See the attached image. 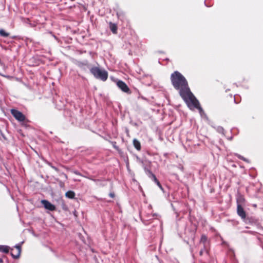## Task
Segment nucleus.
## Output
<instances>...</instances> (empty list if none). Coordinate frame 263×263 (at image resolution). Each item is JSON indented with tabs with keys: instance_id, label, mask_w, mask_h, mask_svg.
Wrapping results in <instances>:
<instances>
[{
	"instance_id": "1",
	"label": "nucleus",
	"mask_w": 263,
	"mask_h": 263,
	"mask_svg": "<svg viewBox=\"0 0 263 263\" xmlns=\"http://www.w3.org/2000/svg\"><path fill=\"white\" fill-rule=\"evenodd\" d=\"M172 81L174 86L180 89V94L190 108L195 107L202 110L197 100L191 93L187 87V82L184 78L178 72H175L172 75Z\"/></svg>"
},
{
	"instance_id": "2",
	"label": "nucleus",
	"mask_w": 263,
	"mask_h": 263,
	"mask_svg": "<svg viewBox=\"0 0 263 263\" xmlns=\"http://www.w3.org/2000/svg\"><path fill=\"white\" fill-rule=\"evenodd\" d=\"M90 71L96 78L101 79L102 81L106 80L108 78V73L107 71L103 70L99 67H92Z\"/></svg>"
},
{
	"instance_id": "3",
	"label": "nucleus",
	"mask_w": 263,
	"mask_h": 263,
	"mask_svg": "<svg viewBox=\"0 0 263 263\" xmlns=\"http://www.w3.org/2000/svg\"><path fill=\"white\" fill-rule=\"evenodd\" d=\"M11 112L17 120L20 121H23L25 120V117L21 112L15 109H11Z\"/></svg>"
},
{
	"instance_id": "4",
	"label": "nucleus",
	"mask_w": 263,
	"mask_h": 263,
	"mask_svg": "<svg viewBox=\"0 0 263 263\" xmlns=\"http://www.w3.org/2000/svg\"><path fill=\"white\" fill-rule=\"evenodd\" d=\"M238 204L237 206V213L242 218H245L246 217V213L242 208L241 205L240 204V199L238 200Z\"/></svg>"
},
{
	"instance_id": "5",
	"label": "nucleus",
	"mask_w": 263,
	"mask_h": 263,
	"mask_svg": "<svg viewBox=\"0 0 263 263\" xmlns=\"http://www.w3.org/2000/svg\"><path fill=\"white\" fill-rule=\"evenodd\" d=\"M41 202L43 204V205H44L45 208L46 209L49 210L50 211L55 210V206L54 205L52 204L49 201L45 200H42Z\"/></svg>"
},
{
	"instance_id": "6",
	"label": "nucleus",
	"mask_w": 263,
	"mask_h": 263,
	"mask_svg": "<svg viewBox=\"0 0 263 263\" xmlns=\"http://www.w3.org/2000/svg\"><path fill=\"white\" fill-rule=\"evenodd\" d=\"M117 85L122 90L125 92H128L129 91L126 84L121 81H118Z\"/></svg>"
},
{
	"instance_id": "7",
	"label": "nucleus",
	"mask_w": 263,
	"mask_h": 263,
	"mask_svg": "<svg viewBox=\"0 0 263 263\" xmlns=\"http://www.w3.org/2000/svg\"><path fill=\"white\" fill-rule=\"evenodd\" d=\"M15 248L17 249V251L16 252V254L15 255L13 252L11 253L12 255L14 258H17L21 254V246L18 245L15 247Z\"/></svg>"
},
{
	"instance_id": "8",
	"label": "nucleus",
	"mask_w": 263,
	"mask_h": 263,
	"mask_svg": "<svg viewBox=\"0 0 263 263\" xmlns=\"http://www.w3.org/2000/svg\"><path fill=\"white\" fill-rule=\"evenodd\" d=\"M134 145L135 147V148L139 151L141 149V145L140 142L136 139H134L133 141Z\"/></svg>"
},
{
	"instance_id": "9",
	"label": "nucleus",
	"mask_w": 263,
	"mask_h": 263,
	"mask_svg": "<svg viewBox=\"0 0 263 263\" xmlns=\"http://www.w3.org/2000/svg\"><path fill=\"white\" fill-rule=\"evenodd\" d=\"M75 194L72 191H68L66 193V196L69 198L73 199L74 198Z\"/></svg>"
},
{
	"instance_id": "10",
	"label": "nucleus",
	"mask_w": 263,
	"mask_h": 263,
	"mask_svg": "<svg viewBox=\"0 0 263 263\" xmlns=\"http://www.w3.org/2000/svg\"><path fill=\"white\" fill-rule=\"evenodd\" d=\"M110 28L113 33H116L117 32V25L115 24L110 23Z\"/></svg>"
},
{
	"instance_id": "11",
	"label": "nucleus",
	"mask_w": 263,
	"mask_h": 263,
	"mask_svg": "<svg viewBox=\"0 0 263 263\" xmlns=\"http://www.w3.org/2000/svg\"><path fill=\"white\" fill-rule=\"evenodd\" d=\"M0 250L5 252V253H8L9 252V248L7 246H0Z\"/></svg>"
},
{
	"instance_id": "12",
	"label": "nucleus",
	"mask_w": 263,
	"mask_h": 263,
	"mask_svg": "<svg viewBox=\"0 0 263 263\" xmlns=\"http://www.w3.org/2000/svg\"><path fill=\"white\" fill-rule=\"evenodd\" d=\"M0 34L2 35V36H5V37H7V36H8L9 34L7 32H6L4 30L2 29V30H0Z\"/></svg>"
},
{
	"instance_id": "13",
	"label": "nucleus",
	"mask_w": 263,
	"mask_h": 263,
	"mask_svg": "<svg viewBox=\"0 0 263 263\" xmlns=\"http://www.w3.org/2000/svg\"><path fill=\"white\" fill-rule=\"evenodd\" d=\"M206 240V237L205 236H202L201 237V241L205 242Z\"/></svg>"
},
{
	"instance_id": "14",
	"label": "nucleus",
	"mask_w": 263,
	"mask_h": 263,
	"mask_svg": "<svg viewBox=\"0 0 263 263\" xmlns=\"http://www.w3.org/2000/svg\"><path fill=\"white\" fill-rule=\"evenodd\" d=\"M157 183V184H158V185L161 189H162V187L159 182V181L158 180H157V181L156 182Z\"/></svg>"
},
{
	"instance_id": "15",
	"label": "nucleus",
	"mask_w": 263,
	"mask_h": 263,
	"mask_svg": "<svg viewBox=\"0 0 263 263\" xmlns=\"http://www.w3.org/2000/svg\"><path fill=\"white\" fill-rule=\"evenodd\" d=\"M152 176H153V178H154V181H155V182L157 181V180H157V179L156 178V177L155 175H154V174H152Z\"/></svg>"
},
{
	"instance_id": "16",
	"label": "nucleus",
	"mask_w": 263,
	"mask_h": 263,
	"mask_svg": "<svg viewBox=\"0 0 263 263\" xmlns=\"http://www.w3.org/2000/svg\"><path fill=\"white\" fill-rule=\"evenodd\" d=\"M114 147L117 149L118 150L119 152H120V149H119V148L115 145V144H114Z\"/></svg>"
},
{
	"instance_id": "17",
	"label": "nucleus",
	"mask_w": 263,
	"mask_h": 263,
	"mask_svg": "<svg viewBox=\"0 0 263 263\" xmlns=\"http://www.w3.org/2000/svg\"><path fill=\"white\" fill-rule=\"evenodd\" d=\"M109 196H110L111 198H114V197H115V194H114V193H110Z\"/></svg>"
},
{
	"instance_id": "18",
	"label": "nucleus",
	"mask_w": 263,
	"mask_h": 263,
	"mask_svg": "<svg viewBox=\"0 0 263 263\" xmlns=\"http://www.w3.org/2000/svg\"><path fill=\"white\" fill-rule=\"evenodd\" d=\"M2 262V260L0 259V263Z\"/></svg>"
}]
</instances>
